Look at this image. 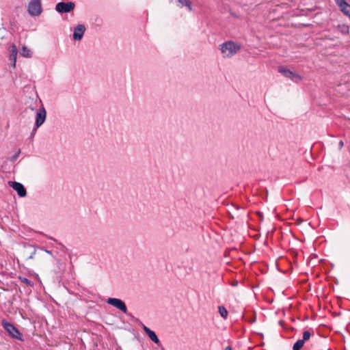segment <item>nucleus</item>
<instances>
[{
    "mask_svg": "<svg viewBox=\"0 0 350 350\" xmlns=\"http://www.w3.org/2000/svg\"><path fill=\"white\" fill-rule=\"evenodd\" d=\"M241 49V45L232 41H227L220 45V51L224 57H232Z\"/></svg>",
    "mask_w": 350,
    "mask_h": 350,
    "instance_id": "obj_1",
    "label": "nucleus"
},
{
    "mask_svg": "<svg viewBox=\"0 0 350 350\" xmlns=\"http://www.w3.org/2000/svg\"><path fill=\"white\" fill-rule=\"evenodd\" d=\"M1 323L3 328L12 338L23 341V334L12 323L6 321L5 319L2 320Z\"/></svg>",
    "mask_w": 350,
    "mask_h": 350,
    "instance_id": "obj_2",
    "label": "nucleus"
},
{
    "mask_svg": "<svg viewBox=\"0 0 350 350\" xmlns=\"http://www.w3.org/2000/svg\"><path fill=\"white\" fill-rule=\"evenodd\" d=\"M42 11L41 0H31L28 5V12L31 16H38Z\"/></svg>",
    "mask_w": 350,
    "mask_h": 350,
    "instance_id": "obj_3",
    "label": "nucleus"
},
{
    "mask_svg": "<svg viewBox=\"0 0 350 350\" xmlns=\"http://www.w3.org/2000/svg\"><path fill=\"white\" fill-rule=\"evenodd\" d=\"M278 71L282 75H283L284 77L291 79L292 81H293L296 83L300 81L302 79V77L299 75H298L295 72H293V71H291L283 66H280L278 68Z\"/></svg>",
    "mask_w": 350,
    "mask_h": 350,
    "instance_id": "obj_4",
    "label": "nucleus"
},
{
    "mask_svg": "<svg viewBox=\"0 0 350 350\" xmlns=\"http://www.w3.org/2000/svg\"><path fill=\"white\" fill-rule=\"evenodd\" d=\"M75 7L73 2H59L56 4L55 10L59 13H67L72 11Z\"/></svg>",
    "mask_w": 350,
    "mask_h": 350,
    "instance_id": "obj_5",
    "label": "nucleus"
},
{
    "mask_svg": "<svg viewBox=\"0 0 350 350\" xmlns=\"http://www.w3.org/2000/svg\"><path fill=\"white\" fill-rule=\"evenodd\" d=\"M46 114V113L44 107L38 109L36 113V127L33 130L32 135H34L37 129L44 122Z\"/></svg>",
    "mask_w": 350,
    "mask_h": 350,
    "instance_id": "obj_6",
    "label": "nucleus"
},
{
    "mask_svg": "<svg viewBox=\"0 0 350 350\" xmlns=\"http://www.w3.org/2000/svg\"><path fill=\"white\" fill-rule=\"evenodd\" d=\"M107 303L119 309L122 312L127 313V308L122 300L118 298H109Z\"/></svg>",
    "mask_w": 350,
    "mask_h": 350,
    "instance_id": "obj_7",
    "label": "nucleus"
},
{
    "mask_svg": "<svg viewBox=\"0 0 350 350\" xmlns=\"http://www.w3.org/2000/svg\"><path fill=\"white\" fill-rule=\"evenodd\" d=\"M9 185L12 187L18 193L20 197H25L27 194L25 187L18 182H9Z\"/></svg>",
    "mask_w": 350,
    "mask_h": 350,
    "instance_id": "obj_8",
    "label": "nucleus"
},
{
    "mask_svg": "<svg viewBox=\"0 0 350 350\" xmlns=\"http://www.w3.org/2000/svg\"><path fill=\"white\" fill-rule=\"evenodd\" d=\"M336 3L340 8V11L346 16L349 15L350 13V4L345 0H334Z\"/></svg>",
    "mask_w": 350,
    "mask_h": 350,
    "instance_id": "obj_9",
    "label": "nucleus"
},
{
    "mask_svg": "<svg viewBox=\"0 0 350 350\" xmlns=\"http://www.w3.org/2000/svg\"><path fill=\"white\" fill-rule=\"evenodd\" d=\"M85 31V27L83 25H78L74 31L73 38L75 40H80Z\"/></svg>",
    "mask_w": 350,
    "mask_h": 350,
    "instance_id": "obj_10",
    "label": "nucleus"
},
{
    "mask_svg": "<svg viewBox=\"0 0 350 350\" xmlns=\"http://www.w3.org/2000/svg\"><path fill=\"white\" fill-rule=\"evenodd\" d=\"M17 53V47L14 44H13L11 46L10 59L12 62V66L14 68L16 66Z\"/></svg>",
    "mask_w": 350,
    "mask_h": 350,
    "instance_id": "obj_11",
    "label": "nucleus"
},
{
    "mask_svg": "<svg viewBox=\"0 0 350 350\" xmlns=\"http://www.w3.org/2000/svg\"><path fill=\"white\" fill-rule=\"evenodd\" d=\"M178 6L180 8H183V6H186L189 11L192 10V4L189 0H177Z\"/></svg>",
    "mask_w": 350,
    "mask_h": 350,
    "instance_id": "obj_12",
    "label": "nucleus"
},
{
    "mask_svg": "<svg viewBox=\"0 0 350 350\" xmlns=\"http://www.w3.org/2000/svg\"><path fill=\"white\" fill-rule=\"evenodd\" d=\"M336 27L342 35H348L349 33V27L347 25L339 24Z\"/></svg>",
    "mask_w": 350,
    "mask_h": 350,
    "instance_id": "obj_13",
    "label": "nucleus"
},
{
    "mask_svg": "<svg viewBox=\"0 0 350 350\" xmlns=\"http://www.w3.org/2000/svg\"><path fill=\"white\" fill-rule=\"evenodd\" d=\"M21 55L25 57H31V52L27 46H24L21 49Z\"/></svg>",
    "mask_w": 350,
    "mask_h": 350,
    "instance_id": "obj_14",
    "label": "nucleus"
},
{
    "mask_svg": "<svg viewBox=\"0 0 350 350\" xmlns=\"http://www.w3.org/2000/svg\"><path fill=\"white\" fill-rule=\"evenodd\" d=\"M147 335L156 344L159 345L160 343V340H159L157 336L153 331L150 330V332H148Z\"/></svg>",
    "mask_w": 350,
    "mask_h": 350,
    "instance_id": "obj_15",
    "label": "nucleus"
},
{
    "mask_svg": "<svg viewBox=\"0 0 350 350\" xmlns=\"http://www.w3.org/2000/svg\"><path fill=\"white\" fill-rule=\"evenodd\" d=\"M304 342L303 340L299 339L298 340L293 347V350H300L304 345Z\"/></svg>",
    "mask_w": 350,
    "mask_h": 350,
    "instance_id": "obj_16",
    "label": "nucleus"
},
{
    "mask_svg": "<svg viewBox=\"0 0 350 350\" xmlns=\"http://www.w3.org/2000/svg\"><path fill=\"white\" fill-rule=\"evenodd\" d=\"M218 311H219V313L220 314V315L223 318H224V319L227 318L228 312L224 306H219Z\"/></svg>",
    "mask_w": 350,
    "mask_h": 350,
    "instance_id": "obj_17",
    "label": "nucleus"
},
{
    "mask_svg": "<svg viewBox=\"0 0 350 350\" xmlns=\"http://www.w3.org/2000/svg\"><path fill=\"white\" fill-rule=\"evenodd\" d=\"M19 279L22 282L27 284V286H33V282L26 278L19 277Z\"/></svg>",
    "mask_w": 350,
    "mask_h": 350,
    "instance_id": "obj_18",
    "label": "nucleus"
},
{
    "mask_svg": "<svg viewBox=\"0 0 350 350\" xmlns=\"http://www.w3.org/2000/svg\"><path fill=\"white\" fill-rule=\"evenodd\" d=\"M311 336V332L309 330H306L303 333V338L301 340L305 342L308 340Z\"/></svg>",
    "mask_w": 350,
    "mask_h": 350,
    "instance_id": "obj_19",
    "label": "nucleus"
},
{
    "mask_svg": "<svg viewBox=\"0 0 350 350\" xmlns=\"http://www.w3.org/2000/svg\"><path fill=\"white\" fill-rule=\"evenodd\" d=\"M20 153H21V150H18L16 152V153L14 156H12V157H11L10 161H15V160L18 157V156H19Z\"/></svg>",
    "mask_w": 350,
    "mask_h": 350,
    "instance_id": "obj_20",
    "label": "nucleus"
},
{
    "mask_svg": "<svg viewBox=\"0 0 350 350\" xmlns=\"http://www.w3.org/2000/svg\"><path fill=\"white\" fill-rule=\"evenodd\" d=\"M142 328L144 329V331L148 334V332H150L151 329H150L148 327H146V325H142Z\"/></svg>",
    "mask_w": 350,
    "mask_h": 350,
    "instance_id": "obj_21",
    "label": "nucleus"
},
{
    "mask_svg": "<svg viewBox=\"0 0 350 350\" xmlns=\"http://www.w3.org/2000/svg\"><path fill=\"white\" fill-rule=\"evenodd\" d=\"M338 146H339V148H342L343 147V146H344V143H343V142H342V140H340V141L339 142V143H338Z\"/></svg>",
    "mask_w": 350,
    "mask_h": 350,
    "instance_id": "obj_22",
    "label": "nucleus"
},
{
    "mask_svg": "<svg viewBox=\"0 0 350 350\" xmlns=\"http://www.w3.org/2000/svg\"><path fill=\"white\" fill-rule=\"evenodd\" d=\"M225 350H232V348L230 346H228L226 347Z\"/></svg>",
    "mask_w": 350,
    "mask_h": 350,
    "instance_id": "obj_23",
    "label": "nucleus"
},
{
    "mask_svg": "<svg viewBox=\"0 0 350 350\" xmlns=\"http://www.w3.org/2000/svg\"><path fill=\"white\" fill-rule=\"evenodd\" d=\"M347 16L350 18V12H349V15H347Z\"/></svg>",
    "mask_w": 350,
    "mask_h": 350,
    "instance_id": "obj_24",
    "label": "nucleus"
}]
</instances>
